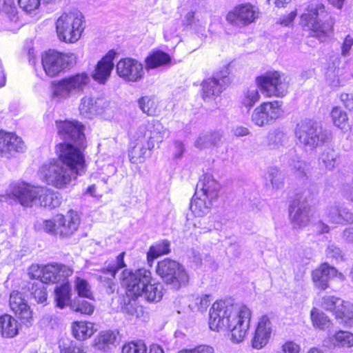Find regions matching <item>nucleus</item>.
Listing matches in <instances>:
<instances>
[{
  "instance_id": "obj_1",
  "label": "nucleus",
  "mask_w": 353,
  "mask_h": 353,
  "mask_svg": "<svg viewBox=\"0 0 353 353\" xmlns=\"http://www.w3.org/2000/svg\"><path fill=\"white\" fill-rule=\"evenodd\" d=\"M251 311L245 305L237 307L232 301H218L210 310L209 326L213 331L231 332L234 343L241 342L250 327Z\"/></svg>"
},
{
  "instance_id": "obj_2",
  "label": "nucleus",
  "mask_w": 353,
  "mask_h": 353,
  "mask_svg": "<svg viewBox=\"0 0 353 353\" xmlns=\"http://www.w3.org/2000/svg\"><path fill=\"white\" fill-rule=\"evenodd\" d=\"M151 280L150 271L144 268L135 272L125 270L121 275V284L126 288L128 296H143L148 301L158 302L163 297V287L160 283L151 284Z\"/></svg>"
},
{
  "instance_id": "obj_3",
  "label": "nucleus",
  "mask_w": 353,
  "mask_h": 353,
  "mask_svg": "<svg viewBox=\"0 0 353 353\" xmlns=\"http://www.w3.org/2000/svg\"><path fill=\"white\" fill-rule=\"evenodd\" d=\"M10 193L23 206L37 205L48 208L59 207L61 203L58 194L45 187L31 186L25 182L11 185Z\"/></svg>"
},
{
  "instance_id": "obj_4",
  "label": "nucleus",
  "mask_w": 353,
  "mask_h": 353,
  "mask_svg": "<svg viewBox=\"0 0 353 353\" xmlns=\"http://www.w3.org/2000/svg\"><path fill=\"white\" fill-rule=\"evenodd\" d=\"M294 133L299 143L307 152L314 151L317 147L328 142L332 134L330 130L308 119L297 123Z\"/></svg>"
},
{
  "instance_id": "obj_5",
  "label": "nucleus",
  "mask_w": 353,
  "mask_h": 353,
  "mask_svg": "<svg viewBox=\"0 0 353 353\" xmlns=\"http://www.w3.org/2000/svg\"><path fill=\"white\" fill-rule=\"evenodd\" d=\"M80 175L77 171L70 168L61 161L53 159L43 163L39 170L41 181L58 189L68 188Z\"/></svg>"
},
{
  "instance_id": "obj_6",
  "label": "nucleus",
  "mask_w": 353,
  "mask_h": 353,
  "mask_svg": "<svg viewBox=\"0 0 353 353\" xmlns=\"http://www.w3.org/2000/svg\"><path fill=\"white\" fill-rule=\"evenodd\" d=\"M327 17L324 5L314 1L307 6L301 14L300 23L305 30L311 31L312 37L321 38L331 30V26L326 22Z\"/></svg>"
},
{
  "instance_id": "obj_7",
  "label": "nucleus",
  "mask_w": 353,
  "mask_h": 353,
  "mask_svg": "<svg viewBox=\"0 0 353 353\" xmlns=\"http://www.w3.org/2000/svg\"><path fill=\"white\" fill-rule=\"evenodd\" d=\"M82 14L77 10L63 13L56 21L57 36L61 41L74 43L84 30Z\"/></svg>"
},
{
  "instance_id": "obj_8",
  "label": "nucleus",
  "mask_w": 353,
  "mask_h": 353,
  "mask_svg": "<svg viewBox=\"0 0 353 353\" xmlns=\"http://www.w3.org/2000/svg\"><path fill=\"white\" fill-rule=\"evenodd\" d=\"M156 272L164 283L175 290L187 285L189 282V275L184 267L168 258L157 263Z\"/></svg>"
},
{
  "instance_id": "obj_9",
  "label": "nucleus",
  "mask_w": 353,
  "mask_h": 353,
  "mask_svg": "<svg viewBox=\"0 0 353 353\" xmlns=\"http://www.w3.org/2000/svg\"><path fill=\"white\" fill-rule=\"evenodd\" d=\"M90 81L88 75L79 73L53 81L51 84L52 97L56 100L65 99L71 94L82 91Z\"/></svg>"
},
{
  "instance_id": "obj_10",
  "label": "nucleus",
  "mask_w": 353,
  "mask_h": 353,
  "mask_svg": "<svg viewBox=\"0 0 353 353\" xmlns=\"http://www.w3.org/2000/svg\"><path fill=\"white\" fill-rule=\"evenodd\" d=\"M77 57L72 53L63 54L50 50L43 54L41 63L46 74L54 77L76 63Z\"/></svg>"
},
{
  "instance_id": "obj_11",
  "label": "nucleus",
  "mask_w": 353,
  "mask_h": 353,
  "mask_svg": "<svg viewBox=\"0 0 353 353\" xmlns=\"http://www.w3.org/2000/svg\"><path fill=\"white\" fill-rule=\"evenodd\" d=\"M256 83L261 91L268 97H284L288 93L289 88L288 77L277 71L268 72L256 77Z\"/></svg>"
},
{
  "instance_id": "obj_12",
  "label": "nucleus",
  "mask_w": 353,
  "mask_h": 353,
  "mask_svg": "<svg viewBox=\"0 0 353 353\" xmlns=\"http://www.w3.org/2000/svg\"><path fill=\"white\" fill-rule=\"evenodd\" d=\"M57 161H61L65 166L74 169L81 175L85 169V158L82 152L70 143H59L56 147Z\"/></svg>"
},
{
  "instance_id": "obj_13",
  "label": "nucleus",
  "mask_w": 353,
  "mask_h": 353,
  "mask_svg": "<svg viewBox=\"0 0 353 353\" xmlns=\"http://www.w3.org/2000/svg\"><path fill=\"white\" fill-rule=\"evenodd\" d=\"M299 199V204H294L290 208V221L294 228H303L307 226L311 218V207L308 204L312 199L310 190L303 193Z\"/></svg>"
},
{
  "instance_id": "obj_14",
  "label": "nucleus",
  "mask_w": 353,
  "mask_h": 353,
  "mask_svg": "<svg viewBox=\"0 0 353 353\" xmlns=\"http://www.w3.org/2000/svg\"><path fill=\"white\" fill-rule=\"evenodd\" d=\"M281 101L264 102L254 110L251 121L260 127L270 124L281 116Z\"/></svg>"
},
{
  "instance_id": "obj_15",
  "label": "nucleus",
  "mask_w": 353,
  "mask_h": 353,
  "mask_svg": "<svg viewBox=\"0 0 353 353\" xmlns=\"http://www.w3.org/2000/svg\"><path fill=\"white\" fill-rule=\"evenodd\" d=\"M259 17L258 8L250 3H242L230 11L226 20L237 27H244L255 21Z\"/></svg>"
},
{
  "instance_id": "obj_16",
  "label": "nucleus",
  "mask_w": 353,
  "mask_h": 353,
  "mask_svg": "<svg viewBox=\"0 0 353 353\" xmlns=\"http://www.w3.org/2000/svg\"><path fill=\"white\" fill-rule=\"evenodd\" d=\"M167 134V130L157 120L148 121L141 125L137 132L138 139H144L148 150H152L155 144L161 143Z\"/></svg>"
},
{
  "instance_id": "obj_17",
  "label": "nucleus",
  "mask_w": 353,
  "mask_h": 353,
  "mask_svg": "<svg viewBox=\"0 0 353 353\" xmlns=\"http://www.w3.org/2000/svg\"><path fill=\"white\" fill-rule=\"evenodd\" d=\"M228 69L225 68L216 74V77L204 80L202 83V98L209 102L214 99L225 89L224 86L230 83Z\"/></svg>"
},
{
  "instance_id": "obj_18",
  "label": "nucleus",
  "mask_w": 353,
  "mask_h": 353,
  "mask_svg": "<svg viewBox=\"0 0 353 353\" xmlns=\"http://www.w3.org/2000/svg\"><path fill=\"white\" fill-rule=\"evenodd\" d=\"M118 76L127 82H138L144 76L141 63L132 58L121 59L116 65Z\"/></svg>"
},
{
  "instance_id": "obj_19",
  "label": "nucleus",
  "mask_w": 353,
  "mask_h": 353,
  "mask_svg": "<svg viewBox=\"0 0 353 353\" xmlns=\"http://www.w3.org/2000/svg\"><path fill=\"white\" fill-rule=\"evenodd\" d=\"M56 125L60 138L66 141H72L81 146L85 140L83 125L76 121H57Z\"/></svg>"
},
{
  "instance_id": "obj_20",
  "label": "nucleus",
  "mask_w": 353,
  "mask_h": 353,
  "mask_svg": "<svg viewBox=\"0 0 353 353\" xmlns=\"http://www.w3.org/2000/svg\"><path fill=\"white\" fill-rule=\"evenodd\" d=\"M9 305L21 323L26 326L32 325L33 312L21 293L17 291L12 292L10 295Z\"/></svg>"
},
{
  "instance_id": "obj_21",
  "label": "nucleus",
  "mask_w": 353,
  "mask_h": 353,
  "mask_svg": "<svg viewBox=\"0 0 353 353\" xmlns=\"http://www.w3.org/2000/svg\"><path fill=\"white\" fill-rule=\"evenodd\" d=\"M73 270L63 264H48L43 267L41 282L43 283H59L68 281Z\"/></svg>"
},
{
  "instance_id": "obj_22",
  "label": "nucleus",
  "mask_w": 353,
  "mask_h": 353,
  "mask_svg": "<svg viewBox=\"0 0 353 353\" xmlns=\"http://www.w3.org/2000/svg\"><path fill=\"white\" fill-rule=\"evenodd\" d=\"M79 223V216L77 212L74 210H69L65 215H57V234L61 237L70 236L77 230Z\"/></svg>"
},
{
  "instance_id": "obj_23",
  "label": "nucleus",
  "mask_w": 353,
  "mask_h": 353,
  "mask_svg": "<svg viewBox=\"0 0 353 353\" xmlns=\"http://www.w3.org/2000/svg\"><path fill=\"white\" fill-rule=\"evenodd\" d=\"M24 143L16 134L0 131V155L9 158L12 152H21Z\"/></svg>"
},
{
  "instance_id": "obj_24",
  "label": "nucleus",
  "mask_w": 353,
  "mask_h": 353,
  "mask_svg": "<svg viewBox=\"0 0 353 353\" xmlns=\"http://www.w3.org/2000/svg\"><path fill=\"white\" fill-rule=\"evenodd\" d=\"M125 252L119 254L117 257L116 261L112 264H110L104 271V272L110 273L112 278H108L102 276L99 277L100 283L108 294L114 293L117 290V285L113 279L114 278L116 273L120 269L125 266L123 260Z\"/></svg>"
},
{
  "instance_id": "obj_25",
  "label": "nucleus",
  "mask_w": 353,
  "mask_h": 353,
  "mask_svg": "<svg viewBox=\"0 0 353 353\" xmlns=\"http://www.w3.org/2000/svg\"><path fill=\"white\" fill-rule=\"evenodd\" d=\"M219 184L209 174H203L199 180L195 189L196 195L203 196L207 199L216 200L219 191Z\"/></svg>"
},
{
  "instance_id": "obj_26",
  "label": "nucleus",
  "mask_w": 353,
  "mask_h": 353,
  "mask_svg": "<svg viewBox=\"0 0 353 353\" xmlns=\"http://www.w3.org/2000/svg\"><path fill=\"white\" fill-rule=\"evenodd\" d=\"M115 52L110 51L97 64L92 73V78L99 83L104 84L110 78L114 68L113 59Z\"/></svg>"
},
{
  "instance_id": "obj_27",
  "label": "nucleus",
  "mask_w": 353,
  "mask_h": 353,
  "mask_svg": "<svg viewBox=\"0 0 353 353\" xmlns=\"http://www.w3.org/2000/svg\"><path fill=\"white\" fill-rule=\"evenodd\" d=\"M272 332V323L268 316H262L258 323L254 338L252 341V347L261 349L268 342Z\"/></svg>"
},
{
  "instance_id": "obj_28",
  "label": "nucleus",
  "mask_w": 353,
  "mask_h": 353,
  "mask_svg": "<svg viewBox=\"0 0 353 353\" xmlns=\"http://www.w3.org/2000/svg\"><path fill=\"white\" fill-rule=\"evenodd\" d=\"M337 274L338 271L335 268L329 265L327 263L321 264L312 273L314 286L322 290H326L329 287L330 278L336 276Z\"/></svg>"
},
{
  "instance_id": "obj_29",
  "label": "nucleus",
  "mask_w": 353,
  "mask_h": 353,
  "mask_svg": "<svg viewBox=\"0 0 353 353\" xmlns=\"http://www.w3.org/2000/svg\"><path fill=\"white\" fill-rule=\"evenodd\" d=\"M324 216L328 222L335 224L353 223V213L347 208H339L336 205L327 206L324 210Z\"/></svg>"
},
{
  "instance_id": "obj_30",
  "label": "nucleus",
  "mask_w": 353,
  "mask_h": 353,
  "mask_svg": "<svg viewBox=\"0 0 353 353\" xmlns=\"http://www.w3.org/2000/svg\"><path fill=\"white\" fill-rule=\"evenodd\" d=\"M214 201L215 200L207 199L203 196L196 195L195 192L191 200L190 209L195 216H203L209 212Z\"/></svg>"
},
{
  "instance_id": "obj_31",
  "label": "nucleus",
  "mask_w": 353,
  "mask_h": 353,
  "mask_svg": "<svg viewBox=\"0 0 353 353\" xmlns=\"http://www.w3.org/2000/svg\"><path fill=\"white\" fill-rule=\"evenodd\" d=\"M18 332V322L14 317L8 314L0 316V334L3 337L12 338Z\"/></svg>"
},
{
  "instance_id": "obj_32",
  "label": "nucleus",
  "mask_w": 353,
  "mask_h": 353,
  "mask_svg": "<svg viewBox=\"0 0 353 353\" xmlns=\"http://www.w3.org/2000/svg\"><path fill=\"white\" fill-rule=\"evenodd\" d=\"M170 252V243L168 240L163 239L156 242L151 245L147 253V261L150 266L154 260L160 256L168 254Z\"/></svg>"
},
{
  "instance_id": "obj_33",
  "label": "nucleus",
  "mask_w": 353,
  "mask_h": 353,
  "mask_svg": "<svg viewBox=\"0 0 353 353\" xmlns=\"http://www.w3.org/2000/svg\"><path fill=\"white\" fill-rule=\"evenodd\" d=\"M101 102L99 99L85 97L81 101L79 110L82 115L90 117L99 113L101 110Z\"/></svg>"
},
{
  "instance_id": "obj_34",
  "label": "nucleus",
  "mask_w": 353,
  "mask_h": 353,
  "mask_svg": "<svg viewBox=\"0 0 353 353\" xmlns=\"http://www.w3.org/2000/svg\"><path fill=\"white\" fill-rule=\"evenodd\" d=\"M71 287L68 281L62 282L60 285H57L54 289L55 301L57 306L61 309L68 305L71 298Z\"/></svg>"
},
{
  "instance_id": "obj_35",
  "label": "nucleus",
  "mask_w": 353,
  "mask_h": 353,
  "mask_svg": "<svg viewBox=\"0 0 353 353\" xmlns=\"http://www.w3.org/2000/svg\"><path fill=\"white\" fill-rule=\"evenodd\" d=\"M170 57L168 54L157 50L153 52L145 59V68L147 70L154 69L165 65L170 62Z\"/></svg>"
},
{
  "instance_id": "obj_36",
  "label": "nucleus",
  "mask_w": 353,
  "mask_h": 353,
  "mask_svg": "<svg viewBox=\"0 0 353 353\" xmlns=\"http://www.w3.org/2000/svg\"><path fill=\"white\" fill-rule=\"evenodd\" d=\"M72 328L73 336L80 341L90 338L96 331L94 324L90 322H74Z\"/></svg>"
},
{
  "instance_id": "obj_37",
  "label": "nucleus",
  "mask_w": 353,
  "mask_h": 353,
  "mask_svg": "<svg viewBox=\"0 0 353 353\" xmlns=\"http://www.w3.org/2000/svg\"><path fill=\"white\" fill-rule=\"evenodd\" d=\"M336 319L343 325H350L353 320V304L343 301L341 307L336 310Z\"/></svg>"
},
{
  "instance_id": "obj_38",
  "label": "nucleus",
  "mask_w": 353,
  "mask_h": 353,
  "mask_svg": "<svg viewBox=\"0 0 353 353\" xmlns=\"http://www.w3.org/2000/svg\"><path fill=\"white\" fill-rule=\"evenodd\" d=\"M338 154L331 148L325 149L319 157V163L328 170H332L337 163Z\"/></svg>"
},
{
  "instance_id": "obj_39",
  "label": "nucleus",
  "mask_w": 353,
  "mask_h": 353,
  "mask_svg": "<svg viewBox=\"0 0 353 353\" xmlns=\"http://www.w3.org/2000/svg\"><path fill=\"white\" fill-rule=\"evenodd\" d=\"M139 107L141 111L148 116H154L158 112V104L153 97L144 96L138 101Z\"/></svg>"
},
{
  "instance_id": "obj_40",
  "label": "nucleus",
  "mask_w": 353,
  "mask_h": 353,
  "mask_svg": "<svg viewBox=\"0 0 353 353\" xmlns=\"http://www.w3.org/2000/svg\"><path fill=\"white\" fill-rule=\"evenodd\" d=\"M117 334L113 331L102 332L95 339L94 346L100 350L106 351L109 345L115 342Z\"/></svg>"
},
{
  "instance_id": "obj_41",
  "label": "nucleus",
  "mask_w": 353,
  "mask_h": 353,
  "mask_svg": "<svg viewBox=\"0 0 353 353\" xmlns=\"http://www.w3.org/2000/svg\"><path fill=\"white\" fill-rule=\"evenodd\" d=\"M265 178L267 181L270 182L274 189H281L283 186L284 175L276 167L269 168L265 175Z\"/></svg>"
},
{
  "instance_id": "obj_42",
  "label": "nucleus",
  "mask_w": 353,
  "mask_h": 353,
  "mask_svg": "<svg viewBox=\"0 0 353 353\" xmlns=\"http://www.w3.org/2000/svg\"><path fill=\"white\" fill-rule=\"evenodd\" d=\"M332 341L336 346L350 347L353 346V334L339 330L333 335Z\"/></svg>"
},
{
  "instance_id": "obj_43",
  "label": "nucleus",
  "mask_w": 353,
  "mask_h": 353,
  "mask_svg": "<svg viewBox=\"0 0 353 353\" xmlns=\"http://www.w3.org/2000/svg\"><path fill=\"white\" fill-rule=\"evenodd\" d=\"M260 99L258 88L251 86L243 92L241 103L245 107L250 108L252 107Z\"/></svg>"
},
{
  "instance_id": "obj_44",
  "label": "nucleus",
  "mask_w": 353,
  "mask_h": 353,
  "mask_svg": "<svg viewBox=\"0 0 353 353\" xmlns=\"http://www.w3.org/2000/svg\"><path fill=\"white\" fill-rule=\"evenodd\" d=\"M311 320L313 325L320 330H324L329 325V319L327 316L317 309L313 308L310 312Z\"/></svg>"
},
{
  "instance_id": "obj_45",
  "label": "nucleus",
  "mask_w": 353,
  "mask_h": 353,
  "mask_svg": "<svg viewBox=\"0 0 353 353\" xmlns=\"http://www.w3.org/2000/svg\"><path fill=\"white\" fill-rule=\"evenodd\" d=\"M343 301L334 296H325L322 298L321 305L327 311L334 312L336 316V310L341 308Z\"/></svg>"
},
{
  "instance_id": "obj_46",
  "label": "nucleus",
  "mask_w": 353,
  "mask_h": 353,
  "mask_svg": "<svg viewBox=\"0 0 353 353\" xmlns=\"http://www.w3.org/2000/svg\"><path fill=\"white\" fill-rule=\"evenodd\" d=\"M330 115L334 124L340 128H343L348 121L347 113L338 106L332 108Z\"/></svg>"
},
{
  "instance_id": "obj_47",
  "label": "nucleus",
  "mask_w": 353,
  "mask_h": 353,
  "mask_svg": "<svg viewBox=\"0 0 353 353\" xmlns=\"http://www.w3.org/2000/svg\"><path fill=\"white\" fill-rule=\"evenodd\" d=\"M31 294L38 303H46L47 301V292L43 283H34L31 288Z\"/></svg>"
},
{
  "instance_id": "obj_48",
  "label": "nucleus",
  "mask_w": 353,
  "mask_h": 353,
  "mask_svg": "<svg viewBox=\"0 0 353 353\" xmlns=\"http://www.w3.org/2000/svg\"><path fill=\"white\" fill-rule=\"evenodd\" d=\"M75 290L79 296L92 299L91 288L86 280L77 277L75 280Z\"/></svg>"
},
{
  "instance_id": "obj_49",
  "label": "nucleus",
  "mask_w": 353,
  "mask_h": 353,
  "mask_svg": "<svg viewBox=\"0 0 353 353\" xmlns=\"http://www.w3.org/2000/svg\"><path fill=\"white\" fill-rule=\"evenodd\" d=\"M288 137L282 131H275L268 137V144L274 148H278L286 143Z\"/></svg>"
},
{
  "instance_id": "obj_50",
  "label": "nucleus",
  "mask_w": 353,
  "mask_h": 353,
  "mask_svg": "<svg viewBox=\"0 0 353 353\" xmlns=\"http://www.w3.org/2000/svg\"><path fill=\"white\" fill-rule=\"evenodd\" d=\"M72 309L84 314H90L94 311V306L87 301L77 300L71 305Z\"/></svg>"
},
{
  "instance_id": "obj_51",
  "label": "nucleus",
  "mask_w": 353,
  "mask_h": 353,
  "mask_svg": "<svg viewBox=\"0 0 353 353\" xmlns=\"http://www.w3.org/2000/svg\"><path fill=\"white\" fill-rule=\"evenodd\" d=\"M60 353H85L83 348L74 341H62L59 344Z\"/></svg>"
},
{
  "instance_id": "obj_52",
  "label": "nucleus",
  "mask_w": 353,
  "mask_h": 353,
  "mask_svg": "<svg viewBox=\"0 0 353 353\" xmlns=\"http://www.w3.org/2000/svg\"><path fill=\"white\" fill-rule=\"evenodd\" d=\"M145 345L139 342H131L123 346L122 353H146Z\"/></svg>"
},
{
  "instance_id": "obj_53",
  "label": "nucleus",
  "mask_w": 353,
  "mask_h": 353,
  "mask_svg": "<svg viewBox=\"0 0 353 353\" xmlns=\"http://www.w3.org/2000/svg\"><path fill=\"white\" fill-rule=\"evenodd\" d=\"M325 253L327 258L334 259L336 261L343 260V253L342 250L334 244L329 245L325 250Z\"/></svg>"
},
{
  "instance_id": "obj_54",
  "label": "nucleus",
  "mask_w": 353,
  "mask_h": 353,
  "mask_svg": "<svg viewBox=\"0 0 353 353\" xmlns=\"http://www.w3.org/2000/svg\"><path fill=\"white\" fill-rule=\"evenodd\" d=\"M292 169L294 174L300 178H303L306 176L307 171L309 169L308 164L303 161H294L292 164Z\"/></svg>"
},
{
  "instance_id": "obj_55",
  "label": "nucleus",
  "mask_w": 353,
  "mask_h": 353,
  "mask_svg": "<svg viewBox=\"0 0 353 353\" xmlns=\"http://www.w3.org/2000/svg\"><path fill=\"white\" fill-rule=\"evenodd\" d=\"M41 0H18L19 7L26 12L30 13L39 8Z\"/></svg>"
},
{
  "instance_id": "obj_56",
  "label": "nucleus",
  "mask_w": 353,
  "mask_h": 353,
  "mask_svg": "<svg viewBox=\"0 0 353 353\" xmlns=\"http://www.w3.org/2000/svg\"><path fill=\"white\" fill-rule=\"evenodd\" d=\"M340 193L345 199L353 203V180L343 183Z\"/></svg>"
},
{
  "instance_id": "obj_57",
  "label": "nucleus",
  "mask_w": 353,
  "mask_h": 353,
  "mask_svg": "<svg viewBox=\"0 0 353 353\" xmlns=\"http://www.w3.org/2000/svg\"><path fill=\"white\" fill-rule=\"evenodd\" d=\"M146 152V149L143 148V145L137 143L135 146L130 151L129 156L131 161L135 162L139 158L144 157Z\"/></svg>"
},
{
  "instance_id": "obj_58",
  "label": "nucleus",
  "mask_w": 353,
  "mask_h": 353,
  "mask_svg": "<svg viewBox=\"0 0 353 353\" xmlns=\"http://www.w3.org/2000/svg\"><path fill=\"white\" fill-rule=\"evenodd\" d=\"M178 353H214V350L211 346L201 345L194 348L181 350Z\"/></svg>"
},
{
  "instance_id": "obj_59",
  "label": "nucleus",
  "mask_w": 353,
  "mask_h": 353,
  "mask_svg": "<svg viewBox=\"0 0 353 353\" xmlns=\"http://www.w3.org/2000/svg\"><path fill=\"white\" fill-rule=\"evenodd\" d=\"M353 46V37L347 35L341 46V55L344 57L350 55L351 48Z\"/></svg>"
},
{
  "instance_id": "obj_60",
  "label": "nucleus",
  "mask_w": 353,
  "mask_h": 353,
  "mask_svg": "<svg viewBox=\"0 0 353 353\" xmlns=\"http://www.w3.org/2000/svg\"><path fill=\"white\" fill-rule=\"evenodd\" d=\"M43 267L38 265H32L28 270V276L31 279H40L38 282H41Z\"/></svg>"
},
{
  "instance_id": "obj_61",
  "label": "nucleus",
  "mask_w": 353,
  "mask_h": 353,
  "mask_svg": "<svg viewBox=\"0 0 353 353\" xmlns=\"http://www.w3.org/2000/svg\"><path fill=\"white\" fill-rule=\"evenodd\" d=\"M211 137L208 134L200 136L195 142V146L199 148L212 145Z\"/></svg>"
},
{
  "instance_id": "obj_62",
  "label": "nucleus",
  "mask_w": 353,
  "mask_h": 353,
  "mask_svg": "<svg viewBox=\"0 0 353 353\" xmlns=\"http://www.w3.org/2000/svg\"><path fill=\"white\" fill-rule=\"evenodd\" d=\"M14 3L12 1L0 0V13L10 14L14 12Z\"/></svg>"
},
{
  "instance_id": "obj_63",
  "label": "nucleus",
  "mask_w": 353,
  "mask_h": 353,
  "mask_svg": "<svg viewBox=\"0 0 353 353\" xmlns=\"http://www.w3.org/2000/svg\"><path fill=\"white\" fill-rule=\"evenodd\" d=\"M340 99L344 106L349 110H353V96L352 94L342 93Z\"/></svg>"
},
{
  "instance_id": "obj_64",
  "label": "nucleus",
  "mask_w": 353,
  "mask_h": 353,
  "mask_svg": "<svg viewBox=\"0 0 353 353\" xmlns=\"http://www.w3.org/2000/svg\"><path fill=\"white\" fill-rule=\"evenodd\" d=\"M299 346L294 342H286L283 345L282 353H299Z\"/></svg>"
}]
</instances>
